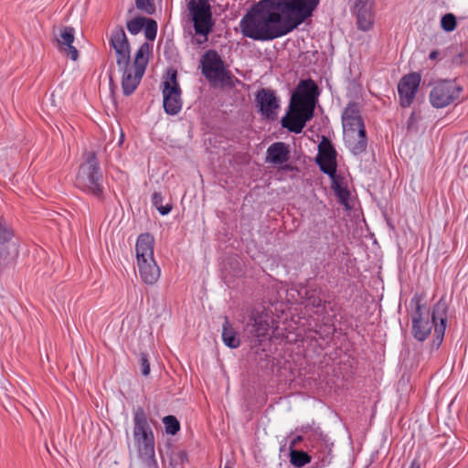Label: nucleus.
Here are the masks:
<instances>
[{"label": "nucleus", "mask_w": 468, "mask_h": 468, "mask_svg": "<svg viewBox=\"0 0 468 468\" xmlns=\"http://www.w3.org/2000/svg\"><path fill=\"white\" fill-rule=\"evenodd\" d=\"M144 31L145 37L150 41H154L157 34L156 21L152 18L146 17L145 24L144 25Z\"/></svg>", "instance_id": "32"}, {"label": "nucleus", "mask_w": 468, "mask_h": 468, "mask_svg": "<svg viewBox=\"0 0 468 468\" xmlns=\"http://www.w3.org/2000/svg\"><path fill=\"white\" fill-rule=\"evenodd\" d=\"M255 100L262 116L271 120L277 118L279 101L272 90L261 89L258 90Z\"/></svg>", "instance_id": "15"}, {"label": "nucleus", "mask_w": 468, "mask_h": 468, "mask_svg": "<svg viewBox=\"0 0 468 468\" xmlns=\"http://www.w3.org/2000/svg\"><path fill=\"white\" fill-rule=\"evenodd\" d=\"M456 17L454 16V15L449 13L441 17V26L442 29L445 30L446 32L453 31L456 27Z\"/></svg>", "instance_id": "34"}, {"label": "nucleus", "mask_w": 468, "mask_h": 468, "mask_svg": "<svg viewBox=\"0 0 468 468\" xmlns=\"http://www.w3.org/2000/svg\"><path fill=\"white\" fill-rule=\"evenodd\" d=\"M344 140L346 146L355 155L364 153L367 149V139L365 128L344 132Z\"/></svg>", "instance_id": "20"}, {"label": "nucleus", "mask_w": 468, "mask_h": 468, "mask_svg": "<svg viewBox=\"0 0 468 468\" xmlns=\"http://www.w3.org/2000/svg\"><path fill=\"white\" fill-rule=\"evenodd\" d=\"M136 8L147 15H153L155 12L154 0H135Z\"/></svg>", "instance_id": "33"}, {"label": "nucleus", "mask_w": 468, "mask_h": 468, "mask_svg": "<svg viewBox=\"0 0 468 468\" xmlns=\"http://www.w3.org/2000/svg\"><path fill=\"white\" fill-rule=\"evenodd\" d=\"M84 156L85 161L80 165L76 177V186L101 199L103 176L96 154L93 152H87Z\"/></svg>", "instance_id": "4"}, {"label": "nucleus", "mask_w": 468, "mask_h": 468, "mask_svg": "<svg viewBox=\"0 0 468 468\" xmlns=\"http://www.w3.org/2000/svg\"><path fill=\"white\" fill-rule=\"evenodd\" d=\"M357 27L363 31L369 30L374 24L373 6L355 12Z\"/></svg>", "instance_id": "25"}, {"label": "nucleus", "mask_w": 468, "mask_h": 468, "mask_svg": "<svg viewBox=\"0 0 468 468\" xmlns=\"http://www.w3.org/2000/svg\"><path fill=\"white\" fill-rule=\"evenodd\" d=\"M306 298L308 304L312 305L313 307L319 308L323 306V301L322 299L315 294V291H306Z\"/></svg>", "instance_id": "36"}, {"label": "nucleus", "mask_w": 468, "mask_h": 468, "mask_svg": "<svg viewBox=\"0 0 468 468\" xmlns=\"http://www.w3.org/2000/svg\"><path fill=\"white\" fill-rule=\"evenodd\" d=\"M163 423L167 434L175 435L180 430V423L173 415L165 416L163 419Z\"/></svg>", "instance_id": "29"}, {"label": "nucleus", "mask_w": 468, "mask_h": 468, "mask_svg": "<svg viewBox=\"0 0 468 468\" xmlns=\"http://www.w3.org/2000/svg\"><path fill=\"white\" fill-rule=\"evenodd\" d=\"M145 18L144 16H137L133 18L126 23V27L132 35H136L144 29L145 24Z\"/></svg>", "instance_id": "31"}, {"label": "nucleus", "mask_w": 468, "mask_h": 468, "mask_svg": "<svg viewBox=\"0 0 468 468\" xmlns=\"http://www.w3.org/2000/svg\"><path fill=\"white\" fill-rule=\"evenodd\" d=\"M134 427H133V437H139V435L153 431L148 421L144 410L142 407H138L134 410Z\"/></svg>", "instance_id": "23"}, {"label": "nucleus", "mask_w": 468, "mask_h": 468, "mask_svg": "<svg viewBox=\"0 0 468 468\" xmlns=\"http://www.w3.org/2000/svg\"><path fill=\"white\" fill-rule=\"evenodd\" d=\"M311 460V456L303 451L293 449L290 451V462L294 467L301 468L309 463Z\"/></svg>", "instance_id": "27"}, {"label": "nucleus", "mask_w": 468, "mask_h": 468, "mask_svg": "<svg viewBox=\"0 0 468 468\" xmlns=\"http://www.w3.org/2000/svg\"><path fill=\"white\" fill-rule=\"evenodd\" d=\"M289 149L286 144L277 142L271 144L267 150V161L281 165L289 160Z\"/></svg>", "instance_id": "21"}, {"label": "nucleus", "mask_w": 468, "mask_h": 468, "mask_svg": "<svg viewBox=\"0 0 468 468\" xmlns=\"http://www.w3.org/2000/svg\"><path fill=\"white\" fill-rule=\"evenodd\" d=\"M222 340L223 343L230 348H237L240 345L238 334L227 317H225V322L222 326Z\"/></svg>", "instance_id": "24"}, {"label": "nucleus", "mask_w": 468, "mask_h": 468, "mask_svg": "<svg viewBox=\"0 0 468 468\" xmlns=\"http://www.w3.org/2000/svg\"><path fill=\"white\" fill-rule=\"evenodd\" d=\"M163 107L169 115H176L182 109L181 89L177 81V71L169 69L163 82Z\"/></svg>", "instance_id": "7"}, {"label": "nucleus", "mask_w": 468, "mask_h": 468, "mask_svg": "<svg viewBox=\"0 0 468 468\" xmlns=\"http://www.w3.org/2000/svg\"><path fill=\"white\" fill-rule=\"evenodd\" d=\"M410 468H420V464L418 461L414 460L411 462Z\"/></svg>", "instance_id": "41"}, {"label": "nucleus", "mask_w": 468, "mask_h": 468, "mask_svg": "<svg viewBox=\"0 0 468 468\" xmlns=\"http://www.w3.org/2000/svg\"><path fill=\"white\" fill-rule=\"evenodd\" d=\"M140 368L143 376L147 377L150 374V363L146 353H141Z\"/></svg>", "instance_id": "37"}, {"label": "nucleus", "mask_w": 468, "mask_h": 468, "mask_svg": "<svg viewBox=\"0 0 468 468\" xmlns=\"http://www.w3.org/2000/svg\"><path fill=\"white\" fill-rule=\"evenodd\" d=\"M140 454L147 468H158L154 458V437L153 431L145 432L134 437Z\"/></svg>", "instance_id": "17"}, {"label": "nucleus", "mask_w": 468, "mask_h": 468, "mask_svg": "<svg viewBox=\"0 0 468 468\" xmlns=\"http://www.w3.org/2000/svg\"><path fill=\"white\" fill-rule=\"evenodd\" d=\"M150 52L151 46L144 42L136 51L133 65L130 63L126 67H118L122 73V89L125 96L133 94L140 84L149 61Z\"/></svg>", "instance_id": "5"}, {"label": "nucleus", "mask_w": 468, "mask_h": 468, "mask_svg": "<svg viewBox=\"0 0 468 468\" xmlns=\"http://www.w3.org/2000/svg\"><path fill=\"white\" fill-rule=\"evenodd\" d=\"M332 189L334 190L335 195L338 199V202L341 205L347 207L350 192L346 186H343L339 183V181L335 178V176H334V178H332Z\"/></svg>", "instance_id": "26"}, {"label": "nucleus", "mask_w": 468, "mask_h": 468, "mask_svg": "<svg viewBox=\"0 0 468 468\" xmlns=\"http://www.w3.org/2000/svg\"><path fill=\"white\" fill-rule=\"evenodd\" d=\"M373 6V2L371 0H356L354 5V12L358 10L367 8Z\"/></svg>", "instance_id": "38"}, {"label": "nucleus", "mask_w": 468, "mask_h": 468, "mask_svg": "<svg viewBox=\"0 0 468 468\" xmlns=\"http://www.w3.org/2000/svg\"><path fill=\"white\" fill-rule=\"evenodd\" d=\"M17 256V251L15 250L14 254L10 256L7 248H2L0 250V267L7 265L9 262H13Z\"/></svg>", "instance_id": "35"}, {"label": "nucleus", "mask_w": 468, "mask_h": 468, "mask_svg": "<svg viewBox=\"0 0 468 468\" xmlns=\"http://www.w3.org/2000/svg\"><path fill=\"white\" fill-rule=\"evenodd\" d=\"M447 312H448V303L446 300L442 297L438 303L434 305L432 313L431 314V319L436 324L435 325V338L437 340V345L440 346L442 342L445 328H446V321H447Z\"/></svg>", "instance_id": "18"}, {"label": "nucleus", "mask_w": 468, "mask_h": 468, "mask_svg": "<svg viewBox=\"0 0 468 468\" xmlns=\"http://www.w3.org/2000/svg\"><path fill=\"white\" fill-rule=\"evenodd\" d=\"M14 237V231L6 223L3 216H0V244H5Z\"/></svg>", "instance_id": "28"}, {"label": "nucleus", "mask_w": 468, "mask_h": 468, "mask_svg": "<svg viewBox=\"0 0 468 468\" xmlns=\"http://www.w3.org/2000/svg\"><path fill=\"white\" fill-rule=\"evenodd\" d=\"M75 30L71 27H61L58 29V32H54L57 47L59 51L63 52L68 58L72 60H77L79 52L77 48L72 45L74 42Z\"/></svg>", "instance_id": "16"}, {"label": "nucleus", "mask_w": 468, "mask_h": 468, "mask_svg": "<svg viewBox=\"0 0 468 468\" xmlns=\"http://www.w3.org/2000/svg\"><path fill=\"white\" fill-rule=\"evenodd\" d=\"M187 7L192 16L196 34L204 37L203 40H197L202 44L207 40V36L215 25L211 6L207 0H190Z\"/></svg>", "instance_id": "6"}, {"label": "nucleus", "mask_w": 468, "mask_h": 468, "mask_svg": "<svg viewBox=\"0 0 468 468\" xmlns=\"http://www.w3.org/2000/svg\"><path fill=\"white\" fill-rule=\"evenodd\" d=\"M438 56H439V51H437V50H433V51H431V52L430 53L429 58H430L431 59H436Z\"/></svg>", "instance_id": "40"}, {"label": "nucleus", "mask_w": 468, "mask_h": 468, "mask_svg": "<svg viewBox=\"0 0 468 468\" xmlns=\"http://www.w3.org/2000/svg\"><path fill=\"white\" fill-rule=\"evenodd\" d=\"M163 196L160 192H154L152 196L153 205L156 207L161 215H167L172 210V206L167 204L163 206Z\"/></svg>", "instance_id": "30"}, {"label": "nucleus", "mask_w": 468, "mask_h": 468, "mask_svg": "<svg viewBox=\"0 0 468 468\" xmlns=\"http://www.w3.org/2000/svg\"><path fill=\"white\" fill-rule=\"evenodd\" d=\"M318 5L319 0H261L240 19V32L253 40H273L297 28Z\"/></svg>", "instance_id": "1"}, {"label": "nucleus", "mask_w": 468, "mask_h": 468, "mask_svg": "<svg viewBox=\"0 0 468 468\" xmlns=\"http://www.w3.org/2000/svg\"><path fill=\"white\" fill-rule=\"evenodd\" d=\"M330 463V459L327 456H323L319 463H315L313 468H323Z\"/></svg>", "instance_id": "39"}, {"label": "nucleus", "mask_w": 468, "mask_h": 468, "mask_svg": "<svg viewBox=\"0 0 468 468\" xmlns=\"http://www.w3.org/2000/svg\"><path fill=\"white\" fill-rule=\"evenodd\" d=\"M110 45L114 49L118 67H126L131 62V48L124 29L117 26L112 32Z\"/></svg>", "instance_id": "12"}, {"label": "nucleus", "mask_w": 468, "mask_h": 468, "mask_svg": "<svg viewBox=\"0 0 468 468\" xmlns=\"http://www.w3.org/2000/svg\"><path fill=\"white\" fill-rule=\"evenodd\" d=\"M412 302H416V311L412 314V335L415 339L422 342L430 335L436 324L431 319L430 311L422 307L417 295L412 298Z\"/></svg>", "instance_id": "10"}, {"label": "nucleus", "mask_w": 468, "mask_h": 468, "mask_svg": "<svg viewBox=\"0 0 468 468\" xmlns=\"http://www.w3.org/2000/svg\"><path fill=\"white\" fill-rule=\"evenodd\" d=\"M342 122L344 132L365 128L358 103L349 102L347 104L342 114Z\"/></svg>", "instance_id": "19"}, {"label": "nucleus", "mask_w": 468, "mask_h": 468, "mask_svg": "<svg viewBox=\"0 0 468 468\" xmlns=\"http://www.w3.org/2000/svg\"><path fill=\"white\" fill-rule=\"evenodd\" d=\"M272 318L264 312H252L246 324L245 331L248 337L258 344L268 336Z\"/></svg>", "instance_id": "11"}, {"label": "nucleus", "mask_w": 468, "mask_h": 468, "mask_svg": "<svg viewBox=\"0 0 468 468\" xmlns=\"http://www.w3.org/2000/svg\"><path fill=\"white\" fill-rule=\"evenodd\" d=\"M420 80L421 77L418 72H411L401 78L398 85V91L402 107H409L412 103Z\"/></svg>", "instance_id": "14"}, {"label": "nucleus", "mask_w": 468, "mask_h": 468, "mask_svg": "<svg viewBox=\"0 0 468 468\" xmlns=\"http://www.w3.org/2000/svg\"><path fill=\"white\" fill-rule=\"evenodd\" d=\"M154 239L149 233L139 235L136 245V258L139 275L148 285L154 284L160 278L161 271L154 258Z\"/></svg>", "instance_id": "3"}, {"label": "nucleus", "mask_w": 468, "mask_h": 468, "mask_svg": "<svg viewBox=\"0 0 468 468\" xmlns=\"http://www.w3.org/2000/svg\"><path fill=\"white\" fill-rule=\"evenodd\" d=\"M306 440L313 448H327V436L317 431H313L304 438L298 435L291 442V447L296 446L300 441Z\"/></svg>", "instance_id": "22"}, {"label": "nucleus", "mask_w": 468, "mask_h": 468, "mask_svg": "<svg viewBox=\"0 0 468 468\" xmlns=\"http://www.w3.org/2000/svg\"><path fill=\"white\" fill-rule=\"evenodd\" d=\"M319 96L317 84L312 79L302 80L292 93L287 116L282 120V127L300 133L314 113Z\"/></svg>", "instance_id": "2"}, {"label": "nucleus", "mask_w": 468, "mask_h": 468, "mask_svg": "<svg viewBox=\"0 0 468 468\" xmlns=\"http://www.w3.org/2000/svg\"><path fill=\"white\" fill-rule=\"evenodd\" d=\"M316 163L321 171L334 178L336 173V151L334 148L331 141L323 137L318 145V154L316 156Z\"/></svg>", "instance_id": "13"}, {"label": "nucleus", "mask_w": 468, "mask_h": 468, "mask_svg": "<svg viewBox=\"0 0 468 468\" xmlns=\"http://www.w3.org/2000/svg\"><path fill=\"white\" fill-rule=\"evenodd\" d=\"M202 73L210 82L229 83L231 73L226 69L224 62L216 50H207L201 59Z\"/></svg>", "instance_id": "8"}, {"label": "nucleus", "mask_w": 468, "mask_h": 468, "mask_svg": "<svg viewBox=\"0 0 468 468\" xmlns=\"http://www.w3.org/2000/svg\"><path fill=\"white\" fill-rule=\"evenodd\" d=\"M110 83H111V84H113V80H112V75H110Z\"/></svg>", "instance_id": "42"}, {"label": "nucleus", "mask_w": 468, "mask_h": 468, "mask_svg": "<svg viewBox=\"0 0 468 468\" xmlns=\"http://www.w3.org/2000/svg\"><path fill=\"white\" fill-rule=\"evenodd\" d=\"M462 87L451 80H442L435 84L430 93V101L435 108H444L461 94Z\"/></svg>", "instance_id": "9"}]
</instances>
